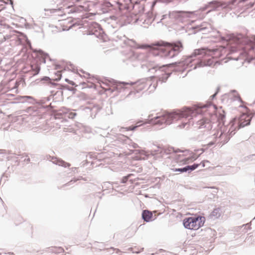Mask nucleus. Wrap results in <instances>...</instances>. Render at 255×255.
<instances>
[{"mask_svg": "<svg viewBox=\"0 0 255 255\" xmlns=\"http://www.w3.org/2000/svg\"><path fill=\"white\" fill-rule=\"evenodd\" d=\"M202 111L201 107L196 106L191 108H184L182 110L173 113L158 114V115L154 118V122L155 124H166L169 125L174 120L179 118H187L191 117V119L199 114Z\"/></svg>", "mask_w": 255, "mask_h": 255, "instance_id": "f257e3e1", "label": "nucleus"}, {"mask_svg": "<svg viewBox=\"0 0 255 255\" xmlns=\"http://www.w3.org/2000/svg\"><path fill=\"white\" fill-rule=\"evenodd\" d=\"M154 46L164 47V48H161L160 49L164 50L166 52L165 55L170 58H172L177 55L179 53L182 51L183 48V45L180 41H177L173 43H169L162 41L157 42L153 44L152 45H143L142 47H150L155 49V48L153 47Z\"/></svg>", "mask_w": 255, "mask_h": 255, "instance_id": "f03ea898", "label": "nucleus"}, {"mask_svg": "<svg viewBox=\"0 0 255 255\" xmlns=\"http://www.w3.org/2000/svg\"><path fill=\"white\" fill-rule=\"evenodd\" d=\"M205 217L200 216H194L184 219V227L189 230H197L202 227L205 223Z\"/></svg>", "mask_w": 255, "mask_h": 255, "instance_id": "7ed1b4c3", "label": "nucleus"}, {"mask_svg": "<svg viewBox=\"0 0 255 255\" xmlns=\"http://www.w3.org/2000/svg\"><path fill=\"white\" fill-rule=\"evenodd\" d=\"M128 148V155H131V158L136 160L144 159L146 157V152L140 149L136 143H132Z\"/></svg>", "mask_w": 255, "mask_h": 255, "instance_id": "20e7f679", "label": "nucleus"}, {"mask_svg": "<svg viewBox=\"0 0 255 255\" xmlns=\"http://www.w3.org/2000/svg\"><path fill=\"white\" fill-rule=\"evenodd\" d=\"M214 117H215L214 115H212L210 116V119L207 117L203 118L195 124V128L197 129L203 128H206L208 129H211L212 120H213Z\"/></svg>", "mask_w": 255, "mask_h": 255, "instance_id": "39448f33", "label": "nucleus"}, {"mask_svg": "<svg viewBox=\"0 0 255 255\" xmlns=\"http://www.w3.org/2000/svg\"><path fill=\"white\" fill-rule=\"evenodd\" d=\"M251 117L248 114H243L238 119H235V122H238L239 128L244 127L250 124L251 121Z\"/></svg>", "mask_w": 255, "mask_h": 255, "instance_id": "423d86ee", "label": "nucleus"}, {"mask_svg": "<svg viewBox=\"0 0 255 255\" xmlns=\"http://www.w3.org/2000/svg\"><path fill=\"white\" fill-rule=\"evenodd\" d=\"M217 51L216 50H210L208 49L201 48L195 49L193 53H192L193 56H197V55H203L206 56L208 55L209 56L213 57L214 55L215 52Z\"/></svg>", "mask_w": 255, "mask_h": 255, "instance_id": "0eeeda50", "label": "nucleus"}, {"mask_svg": "<svg viewBox=\"0 0 255 255\" xmlns=\"http://www.w3.org/2000/svg\"><path fill=\"white\" fill-rule=\"evenodd\" d=\"M148 85V84L147 83L146 81H139L131 84L130 89H134L136 92H139L145 89Z\"/></svg>", "mask_w": 255, "mask_h": 255, "instance_id": "6e6552de", "label": "nucleus"}, {"mask_svg": "<svg viewBox=\"0 0 255 255\" xmlns=\"http://www.w3.org/2000/svg\"><path fill=\"white\" fill-rule=\"evenodd\" d=\"M142 217L144 221L150 222L153 219V213L152 212L145 210L142 212Z\"/></svg>", "mask_w": 255, "mask_h": 255, "instance_id": "1a4fd4ad", "label": "nucleus"}, {"mask_svg": "<svg viewBox=\"0 0 255 255\" xmlns=\"http://www.w3.org/2000/svg\"><path fill=\"white\" fill-rule=\"evenodd\" d=\"M122 85L121 83H118L117 82H113L111 83L110 87L108 88V90H111L112 91H114L116 90H120L122 88Z\"/></svg>", "mask_w": 255, "mask_h": 255, "instance_id": "9d476101", "label": "nucleus"}, {"mask_svg": "<svg viewBox=\"0 0 255 255\" xmlns=\"http://www.w3.org/2000/svg\"><path fill=\"white\" fill-rule=\"evenodd\" d=\"M145 123H146V122H144L141 121H138L135 124V126L131 125V126L128 127V130H134L137 127H139L145 124Z\"/></svg>", "mask_w": 255, "mask_h": 255, "instance_id": "9b49d317", "label": "nucleus"}, {"mask_svg": "<svg viewBox=\"0 0 255 255\" xmlns=\"http://www.w3.org/2000/svg\"><path fill=\"white\" fill-rule=\"evenodd\" d=\"M51 251L53 253H54L55 254H60L64 252V250L61 247L52 248Z\"/></svg>", "mask_w": 255, "mask_h": 255, "instance_id": "f8f14e48", "label": "nucleus"}, {"mask_svg": "<svg viewBox=\"0 0 255 255\" xmlns=\"http://www.w3.org/2000/svg\"><path fill=\"white\" fill-rule=\"evenodd\" d=\"M199 166H200V164H194L192 165L186 166V168L187 169V171L189 170H194L195 169H196L197 168H198Z\"/></svg>", "mask_w": 255, "mask_h": 255, "instance_id": "ddd939ff", "label": "nucleus"}, {"mask_svg": "<svg viewBox=\"0 0 255 255\" xmlns=\"http://www.w3.org/2000/svg\"><path fill=\"white\" fill-rule=\"evenodd\" d=\"M58 164L59 165L65 166V167H69L70 165L69 163L65 162L63 160H58Z\"/></svg>", "mask_w": 255, "mask_h": 255, "instance_id": "4468645a", "label": "nucleus"}, {"mask_svg": "<svg viewBox=\"0 0 255 255\" xmlns=\"http://www.w3.org/2000/svg\"><path fill=\"white\" fill-rule=\"evenodd\" d=\"M175 171H180V172H186L187 171V169L186 168V166L183 168H175L173 169Z\"/></svg>", "mask_w": 255, "mask_h": 255, "instance_id": "2eb2a0df", "label": "nucleus"}, {"mask_svg": "<svg viewBox=\"0 0 255 255\" xmlns=\"http://www.w3.org/2000/svg\"><path fill=\"white\" fill-rule=\"evenodd\" d=\"M128 251H130L132 253H138L140 252V249H133L132 248H130V249H128Z\"/></svg>", "mask_w": 255, "mask_h": 255, "instance_id": "dca6fc26", "label": "nucleus"}, {"mask_svg": "<svg viewBox=\"0 0 255 255\" xmlns=\"http://www.w3.org/2000/svg\"><path fill=\"white\" fill-rule=\"evenodd\" d=\"M237 0H227V3L228 4H234L236 2Z\"/></svg>", "mask_w": 255, "mask_h": 255, "instance_id": "f3484780", "label": "nucleus"}, {"mask_svg": "<svg viewBox=\"0 0 255 255\" xmlns=\"http://www.w3.org/2000/svg\"><path fill=\"white\" fill-rule=\"evenodd\" d=\"M40 67H38V66H37V67L35 68V69H33V70H34V71H35V72H36V73H35V74H38V73H39V71H40Z\"/></svg>", "mask_w": 255, "mask_h": 255, "instance_id": "a211bd4d", "label": "nucleus"}, {"mask_svg": "<svg viewBox=\"0 0 255 255\" xmlns=\"http://www.w3.org/2000/svg\"><path fill=\"white\" fill-rule=\"evenodd\" d=\"M206 162H208V161H203L199 164H200V165H202V166L204 167L205 166V163Z\"/></svg>", "mask_w": 255, "mask_h": 255, "instance_id": "6ab92c4d", "label": "nucleus"}, {"mask_svg": "<svg viewBox=\"0 0 255 255\" xmlns=\"http://www.w3.org/2000/svg\"><path fill=\"white\" fill-rule=\"evenodd\" d=\"M76 115V113H71L70 114V117L72 118H74Z\"/></svg>", "mask_w": 255, "mask_h": 255, "instance_id": "aec40b11", "label": "nucleus"}, {"mask_svg": "<svg viewBox=\"0 0 255 255\" xmlns=\"http://www.w3.org/2000/svg\"><path fill=\"white\" fill-rule=\"evenodd\" d=\"M44 79H45V80H47L49 79V78H48V77H45Z\"/></svg>", "mask_w": 255, "mask_h": 255, "instance_id": "412c9836", "label": "nucleus"}, {"mask_svg": "<svg viewBox=\"0 0 255 255\" xmlns=\"http://www.w3.org/2000/svg\"><path fill=\"white\" fill-rule=\"evenodd\" d=\"M254 42L255 43V38L254 39Z\"/></svg>", "mask_w": 255, "mask_h": 255, "instance_id": "4be33fe9", "label": "nucleus"}]
</instances>
